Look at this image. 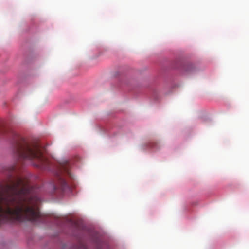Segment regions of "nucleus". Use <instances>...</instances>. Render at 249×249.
<instances>
[{
  "label": "nucleus",
  "instance_id": "nucleus-1",
  "mask_svg": "<svg viewBox=\"0 0 249 249\" xmlns=\"http://www.w3.org/2000/svg\"><path fill=\"white\" fill-rule=\"evenodd\" d=\"M34 187L20 178L5 184L0 193V224L22 218L36 223H44L45 217L38 207L40 198Z\"/></svg>",
  "mask_w": 249,
  "mask_h": 249
},
{
  "label": "nucleus",
  "instance_id": "nucleus-2",
  "mask_svg": "<svg viewBox=\"0 0 249 249\" xmlns=\"http://www.w3.org/2000/svg\"><path fill=\"white\" fill-rule=\"evenodd\" d=\"M12 148L13 153L18 159L37 161L34 165L43 167L48 164L47 159L43 156L39 147L36 144H30L17 133L11 131Z\"/></svg>",
  "mask_w": 249,
  "mask_h": 249
},
{
  "label": "nucleus",
  "instance_id": "nucleus-3",
  "mask_svg": "<svg viewBox=\"0 0 249 249\" xmlns=\"http://www.w3.org/2000/svg\"><path fill=\"white\" fill-rule=\"evenodd\" d=\"M72 178V175L67 163L62 167L60 172L57 173L56 180L50 184V192L53 193H66L71 191V187L68 184L67 178Z\"/></svg>",
  "mask_w": 249,
  "mask_h": 249
},
{
  "label": "nucleus",
  "instance_id": "nucleus-4",
  "mask_svg": "<svg viewBox=\"0 0 249 249\" xmlns=\"http://www.w3.org/2000/svg\"><path fill=\"white\" fill-rule=\"evenodd\" d=\"M157 145V143L156 142H152L150 143L149 146L151 147H155Z\"/></svg>",
  "mask_w": 249,
  "mask_h": 249
},
{
  "label": "nucleus",
  "instance_id": "nucleus-5",
  "mask_svg": "<svg viewBox=\"0 0 249 249\" xmlns=\"http://www.w3.org/2000/svg\"><path fill=\"white\" fill-rule=\"evenodd\" d=\"M5 131L6 130L4 128H0V134L4 133Z\"/></svg>",
  "mask_w": 249,
  "mask_h": 249
},
{
  "label": "nucleus",
  "instance_id": "nucleus-6",
  "mask_svg": "<svg viewBox=\"0 0 249 249\" xmlns=\"http://www.w3.org/2000/svg\"><path fill=\"white\" fill-rule=\"evenodd\" d=\"M86 249V248L85 246H82V248L80 249Z\"/></svg>",
  "mask_w": 249,
  "mask_h": 249
},
{
  "label": "nucleus",
  "instance_id": "nucleus-7",
  "mask_svg": "<svg viewBox=\"0 0 249 249\" xmlns=\"http://www.w3.org/2000/svg\"><path fill=\"white\" fill-rule=\"evenodd\" d=\"M14 170V167H12V170Z\"/></svg>",
  "mask_w": 249,
  "mask_h": 249
},
{
  "label": "nucleus",
  "instance_id": "nucleus-8",
  "mask_svg": "<svg viewBox=\"0 0 249 249\" xmlns=\"http://www.w3.org/2000/svg\"><path fill=\"white\" fill-rule=\"evenodd\" d=\"M188 71H192L191 70H188Z\"/></svg>",
  "mask_w": 249,
  "mask_h": 249
}]
</instances>
